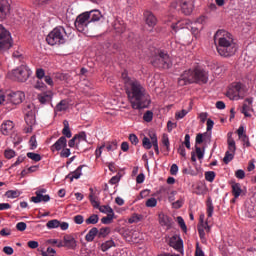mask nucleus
Here are the masks:
<instances>
[{
	"mask_svg": "<svg viewBox=\"0 0 256 256\" xmlns=\"http://www.w3.org/2000/svg\"><path fill=\"white\" fill-rule=\"evenodd\" d=\"M122 79L125 84L127 97L131 103V107L133 109H145L149 107L151 97L140 81H137V79H131L126 71L122 73Z\"/></svg>",
	"mask_w": 256,
	"mask_h": 256,
	"instance_id": "obj_1",
	"label": "nucleus"
},
{
	"mask_svg": "<svg viewBox=\"0 0 256 256\" xmlns=\"http://www.w3.org/2000/svg\"><path fill=\"white\" fill-rule=\"evenodd\" d=\"M214 41L217 43V52L221 57H233L237 52L238 44L233 34L227 30H217Z\"/></svg>",
	"mask_w": 256,
	"mask_h": 256,
	"instance_id": "obj_2",
	"label": "nucleus"
},
{
	"mask_svg": "<svg viewBox=\"0 0 256 256\" xmlns=\"http://www.w3.org/2000/svg\"><path fill=\"white\" fill-rule=\"evenodd\" d=\"M208 79V73L204 69L196 67L195 69L184 71L178 79V84L184 86L191 83H208Z\"/></svg>",
	"mask_w": 256,
	"mask_h": 256,
	"instance_id": "obj_3",
	"label": "nucleus"
},
{
	"mask_svg": "<svg viewBox=\"0 0 256 256\" xmlns=\"http://www.w3.org/2000/svg\"><path fill=\"white\" fill-rule=\"evenodd\" d=\"M102 18L100 10H89L79 14L75 20V27L79 32H88L90 22H97Z\"/></svg>",
	"mask_w": 256,
	"mask_h": 256,
	"instance_id": "obj_4",
	"label": "nucleus"
},
{
	"mask_svg": "<svg viewBox=\"0 0 256 256\" xmlns=\"http://www.w3.org/2000/svg\"><path fill=\"white\" fill-rule=\"evenodd\" d=\"M151 64L158 69H171L173 67V61L169 54L160 49H156L152 55Z\"/></svg>",
	"mask_w": 256,
	"mask_h": 256,
	"instance_id": "obj_5",
	"label": "nucleus"
},
{
	"mask_svg": "<svg viewBox=\"0 0 256 256\" xmlns=\"http://www.w3.org/2000/svg\"><path fill=\"white\" fill-rule=\"evenodd\" d=\"M66 30L63 26H56L46 36V42L48 45H65Z\"/></svg>",
	"mask_w": 256,
	"mask_h": 256,
	"instance_id": "obj_6",
	"label": "nucleus"
},
{
	"mask_svg": "<svg viewBox=\"0 0 256 256\" xmlns=\"http://www.w3.org/2000/svg\"><path fill=\"white\" fill-rule=\"evenodd\" d=\"M226 95L232 100L244 99L246 95L245 85H243V83H232L228 87Z\"/></svg>",
	"mask_w": 256,
	"mask_h": 256,
	"instance_id": "obj_7",
	"label": "nucleus"
},
{
	"mask_svg": "<svg viewBox=\"0 0 256 256\" xmlns=\"http://www.w3.org/2000/svg\"><path fill=\"white\" fill-rule=\"evenodd\" d=\"M13 45L12 36L2 24H0V52L11 49Z\"/></svg>",
	"mask_w": 256,
	"mask_h": 256,
	"instance_id": "obj_8",
	"label": "nucleus"
},
{
	"mask_svg": "<svg viewBox=\"0 0 256 256\" xmlns=\"http://www.w3.org/2000/svg\"><path fill=\"white\" fill-rule=\"evenodd\" d=\"M31 75L32 71L26 65H21L20 67L12 71V76L14 77V79L22 83L27 81V79H29Z\"/></svg>",
	"mask_w": 256,
	"mask_h": 256,
	"instance_id": "obj_9",
	"label": "nucleus"
},
{
	"mask_svg": "<svg viewBox=\"0 0 256 256\" xmlns=\"http://www.w3.org/2000/svg\"><path fill=\"white\" fill-rule=\"evenodd\" d=\"M89 200L92 206L94 208H98L100 212H103L104 214H107V212H113V208L109 205L100 206V202L97 196H95L93 188H90Z\"/></svg>",
	"mask_w": 256,
	"mask_h": 256,
	"instance_id": "obj_10",
	"label": "nucleus"
},
{
	"mask_svg": "<svg viewBox=\"0 0 256 256\" xmlns=\"http://www.w3.org/2000/svg\"><path fill=\"white\" fill-rule=\"evenodd\" d=\"M65 246L66 248L75 251L77 248V240L73 234H64L62 240H59L58 247Z\"/></svg>",
	"mask_w": 256,
	"mask_h": 256,
	"instance_id": "obj_11",
	"label": "nucleus"
},
{
	"mask_svg": "<svg viewBox=\"0 0 256 256\" xmlns=\"http://www.w3.org/2000/svg\"><path fill=\"white\" fill-rule=\"evenodd\" d=\"M195 0H178V4L183 12V14L189 15L192 14L194 10Z\"/></svg>",
	"mask_w": 256,
	"mask_h": 256,
	"instance_id": "obj_12",
	"label": "nucleus"
},
{
	"mask_svg": "<svg viewBox=\"0 0 256 256\" xmlns=\"http://www.w3.org/2000/svg\"><path fill=\"white\" fill-rule=\"evenodd\" d=\"M38 101L42 105H47L48 103H52V99L54 97L53 91H42V93H38Z\"/></svg>",
	"mask_w": 256,
	"mask_h": 256,
	"instance_id": "obj_13",
	"label": "nucleus"
},
{
	"mask_svg": "<svg viewBox=\"0 0 256 256\" xmlns=\"http://www.w3.org/2000/svg\"><path fill=\"white\" fill-rule=\"evenodd\" d=\"M169 245L173 246V248H175L176 251H179V253L183 251V240L182 238H180V236H171V238L169 239Z\"/></svg>",
	"mask_w": 256,
	"mask_h": 256,
	"instance_id": "obj_14",
	"label": "nucleus"
},
{
	"mask_svg": "<svg viewBox=\"0 0 256 256\" xmlns=\"http://www.w3.org/2000/svg\"><path fill=\"white\" fill-rule=\"evenodd\" d=\"M9 99L14 105H19V103H23L25 93H23V91H15L10 93Z\"/></svg>",
	"mask_w": 256,
	"mask_h": 256,
	"instance_id": "obj_15",
	"label": "nucleus"
},
{
	"mask_svg": "<svg viewBox=\"0 0 256 256\" xmlns=\"http://www.w3.org/2000/svg\"><path fill=\"white\" fill-rule=\"evenodd\" d=\"M36 196L31 197V201L35 202V204H39V202H49L51 200L49 194L43 195L41 189L35 192Z\"/></svg>",
	"mask_w": 256,
	"mask_h": 256,
	"instance_id": "obj_16",
	"label": "nucleus"
},
{
	"mask_svg": "<svg viewBox=\"0 0 256 256\" xmlns=\"http://www.w3.org/2000/svg\"><path fill=\"white\" fill-rule=\"evenodd\" d=\"M65 145H67V139L63 134L59 139H57V141H55V144H53L50 149L51 151H63V147H65Z\"/></svg>",
	"mask_w": 256,
	"mask_h": 256,
	"instance_id": "obj_17",
	"label": "nucleus"
},
{
	"mask_svg": "<svg viewBox=\"0 0 256 256\" xmlns=\"http://www.w3.org/2000/svg\"><path fill=\"white\" fill-rule=\"evenodd\" d=\"M10 13V4L8 0H0V19L6 18Z\"/></svg>",
	"mask_w": 256,
	"mask_h": 256,
	"instance_id": "obj_18",
	"label": "nucleus"
},
{
	"mask_svg": "<svg viewBox=\"0 0 256 256\" xmlns=\"http://www.w3.org/2000/svg\"><path fill=\"white\" fill-rule=\"evenodd\" d=\"M144 18H145L146 24H148V26H156L157 18L155 16V14H153V12H151L150 10H146L144 12Z\"/></svg>",
	"mask_w": 256,
	"mask_h": 256,
	"instance_id": "obj_19",
	"label": "nucleus"
},
{
	"mask_svg": "<svg viewBox=\"0 0 256 256\" xmlns=\"http://www.w3.org/2000/svg\"><path fill=\"white\" fill-rule=\"evenodd\" d=\"M113 28L116 30V32L122 33L125 32L126 26L125 22L123 20H119V18H116L113 22Z\"/></svg>",
	"mask_w": 256,
	"mask_h": 256,
	"instance_id": "obj_20",
	"label": "nucleus"
},
{
	"mask_svg": "<svg viewBox=\"0 0 256 256\" xmlns=\"http://www.w3.org/2000/svg\"><path fill=\"white\" fill-rule=\"evenodd\" d=\"M14 127V123L11 120L4 121L1 125V131L4 135H9L10 131H12Z\"/></svg>",
	"mask_w": 256,
	"mask_h": 256,
	"instance_id": "obj_21",
	"label": "nucleus"
},
{
	"mask_svg": "<svg viewBox=\"0 0 256 256\" xmlns=\"http://www.w3.org/2000/svg\"><path fill=\"white\" fill-rule=\"evenodd\" d=\"M96 236H99V229L94 226L93 228H90L88 233L85 235V239L87 240V242H93Z\"/></svg>",
	"mask_w": 256,
	"mask_h": 256,
	"instance_id": "obj_22",
	"label": "nucleus"
},
{
	"mask_svg": "<svg viewBox=\"0 0 256 256\" xmlns=\"http://www.w3.org/2000/svg\"><path fill=\"white\" fill-rule=\"evenodd\" d=\"M231 188H232V194L234 198H239V196H241L243 192V190L241 189V184L237 182H232Z\"/></svg>",
	"mask_w": 256,
	"mask_h": 256,
	"instance_id": "obj_23",
	"label": "nucleus"
},
{
	"mask_svg": "<svg viewBox=\"0 0 256 256\" xmlns=\"http://www.w3.org/2000/svg\"><path fill=\"white\" fill-rule=\"evenodd\" d=\"M63 125H64L62 129L63 137H65V139H67V137H72L73 133L71 131V128L69 126V121H67V119H64Z\"/></svg>",
	"mask_w": 256,
	"mask_h": 256,
	"instance_id": "obj_24",
	"label": "nucleus"
},
{
	"mask_svg": "<svg viewBox=\"0 0 256 256\" xmlns=\"http://www.w3.org/2000/svg\"><path fill=\"white\" fill-rule=\"evenodd\" d=\"M159 222L162 226H171L172 219L164 213L159 214Z\"/></svg>",
	"mask_w": 256,
	"mask_h": 256,
	"instance_id": "obj_25",
	"label": "nucleus"
},
{
	"mask_svg": "<svg viewBox=\"0 0 256 256\" xmlns=\"http://www.w3.org/2000/svg\"><path fill=\"white\" fill-rule=\"evenodd\" d=\"M67 109H69V101L67 99H62L55 107V111H67Z\"/></svg>",
	"mask_w": 256,
	"mask_h": 256,
	"instance_id": "obj_26",
	"label": "nucleus"
},
{
	"mask_svg": "<svg viewBox=\"0 0 256 256\" xmlns=\"http://www.w3.org/2000/svg\"><path fill=\"white\" fill-rule=\"evenodd\" d=\"M106 214H107V216H103L101 218V222L103 224H111V222L115 216V212H114L113 208H112V212H107Z\"/></svg>",
	"mask_w": 256,
	"mask_h": 256,
	"instance_id": "obj_27",
	"label": "nucleus"
},
{
	"mask_svg": "<svg viewBox=\"0 0 256 256\" xmlns=\"http://www.w3.org/2000/svg\"><path fill=\"white\" fill-rule=\"evenodd\" d=\"M115 245L116 244L114 240H106L101 244V251H103V253H106V251H109V248H112V246H115Z\"/></svg>",
	"mask_w": 256,
	"mask_h": 256,
	"instance_id": "obj_28",
	"label": "nucleus"
},
{
	"mask_svg": "<svg viewBox=\"0 0 256 256\" xmlns=\"http://www.w3.org/2000/svg\"><path fill=\"white\" fill-rule=\"evenodd\" d=\"M227 143H228V149L230 151V153L233 154V158H234V154H235V151H236V141L235 139H233V137H229L227 139Z\"/></svg>",
	"mask_w": 256,
	"mask_h": 256,
	"instance_id": "obj_29",
	"label": "nucleus"
},
{
	"mask_svg": "<svg viewBox=\"0 0 256 256\" xmlns=\"http://www.w3.org/2000/svg\"><path fill=\"white\" fill-rule=\"evenodd\" d=\"M110 232V226L102 227L100 228V230L98 229V238H105L106 236H108V234H110Z\"/></svg>",
	"mask_w": 256,
	"mask_h": 256,
	"instance_id": "obj_30",
	"label": "nucleus"
},
{
	"mask_svg": "<svg viewBox=\"0 0 256 256\" xmlns=\"http://www.w3.org/2000/svg\"><path fill=\"white\" fill-rule=\"evenodd\" d=\"M82 168L83 166H79L77 170H75L72 174L68 175V178H70L71 182H73L74 179L78 180L82 174Z\"/></svg>",
	"mask_w": 256,
	"mask_h": 256,
	"instance_id": "obj_31",
	"label": "nucleus"
},
{
	"mask_svg": "<svg viewBox=\"0 0 256 256\" xmlns=\"http://www.w3.org/2000/svg\"><path fill=\"white\" fill-rule=\"evenodd\" d=\"M206 206H207V216L212 217L214 212V204L211 198L207 199Z\"/></svg>",
	"mask_w": 256,
	"mask_h": 256,
	"instance_id": "obj_32",
	"label": "nucleus"
},
{
	"mask_svg": "<svg viewBox=\"0 0 256 256\" xmlns=\"http://www.w3.org/2000/svg\"><path fill=\"white\" fill-rule=\"evenodd\" d=\"M105 147L107 151H115V149L118 147L117 140L115 139L113 141H106Z\"/></svg>",
	"mask_w": 256,
	"mask_h": 256,
	"instance_id": "obj_33",
	"label": "nucleus"
},
{
	"mask_svg": "<svg viewBox=\"0 0 256 256\" xmlns=\"http://www.w3.org/2000/svg\"><path fill=\"white\" fill-rule=\"evenodd\" d=\"M25 121L30 126L34 125L35 115H34L33 111L26 113Z\"/></svg>",
	"mask_w": 256,
	"mask_h": 256,
	"instance_id": "obj_34",
	"label": "nucleus"
},
{
	"mask_svg": "<svg viewBox=\"0 0 256 256\" xmlns=\"http://www.w3.org/2000/svg\"><path fill=\"white\" fill-rule=\"evenodd\" d=\"M205 229H206V222H204V220H202V222H199L198 224V233L200 235V238H204L205 237Z\"/></svg>",
	"mask_w": 256,
	"mask_h": 256,
	"instance_id": "obj_35",
	"label": "nucleus"
},
{
	"mask_svg": "<svg viewBox=\"0 0 256 256\" xmlns=\"http://www.w3.org/2000/svg\"><path fill=\"white\" fill-rule=\"evenodd\" d=\"M98 222H99L98 214H91L89 218H86L85 220L86 224H97Z\"/></svg>",
	"mask_w": 256,
	"mask_h": 256,
	"instance_id": "obj_36",
	"label": "nucleus"
},
{
	"mask_svg": "<svg viewBox=\"0 0 256 256\" xmlns=\"http://www.w3.org/2000/svg\"><path fill=\"white\" fill-rule=\"evenodd\" d=\"M27 158L33 160V162H41L42 156L40 154H35V152H27Z\"/></svg>",
	"mask_w": 256,
	"mask_h": 256,
	"instance_id": "obj_37",
	"label": "nucleus"
},
{
	"mask_svg": "<svg viewBox=\"0 0 256 256\" xmlns=\"http://www.w3.org/2000/svg\"><path fill=\"white\" fill-rule=\"evenodd\" d=\"M60 224H61L60 220L53 219V220H48V222L46 223V226L48 228H58Z\"/></svg>",
	"mask_w": 256,
	"mask_h": 256,
	"instance_id": "obj_38",
	"label": "nucleus"
},
{
	"mask_svg": "<svg viewBox=\"0 0 256 256\" xmlns=\"http://www.w3.org/2000/svg\"><path fill=\"white\" fill-rule=\"evenodd\" d=\"M162 143L164 147H166L167 151H170V141H169V135L167 133H163Z\"/></svg>",
	"mask_w": 256,
	"mask_h": 256,
	"instance_id": "obj_39",
	"label": "nucleus"
},
{
	"mask_svg": "<svg viewBox=\"0 0 256 256\" xmlns=\"http://www.w3.org/2000/svg\"><path fill=\"white\" fill-rule=\"evenodd\" d=\"M143 216L142 214H132V216L129 218L128 222L130 224H133L134 222H140L142 220Z\"/></svg>",
	"mask_w": 256,
	"mask_h": 256,
	"instance_id": "obj_40",
	"label": "nucleus"
},
{
	"mask_svg": "<svg viewBox=\"0 0 256 256\" xmlns=\"http://www.w3.org/2000/svg\"><path fill=\"white\" fill-rule=\"evenodd\" d=\"M142 145L145 147V149H151L152 147V141L149 137L144 136L142 139Z\"/></svg>",
	"mask_w": 256,
	"mask_h": 256,
	"instance_id": "obj_41",
	"label": "nucleus"
},
{
	"mask_svg": "<svg viewBox=\"0 0 256 256\" xmlns=\"http://www.w3.org/2000/svg\"><path fill=\"white\" fill-rule=\"evenodd\" d=\"M157 204H158L157 198H148V200H146V206L148 208H155Z\"/></svg>",
	"mask_w": 256,
	"mask_h": 256,
	"instance_id": "obj_42",
	"label": "nucleus"
},
{
	"mask_svg": "<svg viewBox=\"0 0 256 256\" xmlns=\"http://www.w3.org/2000/svg\"><path fill=\"white\" fill-rule=\"evenodd\" d=\"M30 149H36L38 147V141L36 140V135H32L29 139Z\"/></svg>",
	"mask_w": 256,
	"mask_h": 256,
	"instance_id": "obj_43",
	"label": "nucleus"
},
{
	"mask_svg": "<svg viewBox=\"0 0 256 256\" xmlns=\"http://www.w3.org/2000/svg\"><path fill=\"white\" fill-rule=\"evenodd\" d=\"M43 256H55L56 250L52 246H48L45 252H42Z\"/></svg>",
	"mask_w": 256,
	"mask_h": 256,
	"instance_id": "obj_44",
	"label": "nucleus"
},
{
	"mask_svg": "<svg viewBox=\"0 0 256 256\" xmlns=\"http://www.w3.org/2000/svg\"><path fill=\"white\" fill-rule=\"evenodd\" d=\"M7 198H18L20 196V192L18 190H8L6 192Z\"/></svg>",
	"mask_w": 256,
	"mask_h": 256,
	"instance_id": "obj_45",
	"label": "nucleus"
},
{
	"mask_svg": "<svg viewBox=\"0 0 256 256\" xmlns=\"http://www.w3.org/2000/svg\"><path fill=\"white\" fill-rule=\"evenodd\" d=\"M71 156V150L70 148H67V146H64L62 149V152H60V157L61 158H69Z\"/></svg>",
	"mask_w": 256,
	"mask_h": 256,
	"instance_id": "obj_46",
	"label": "nucleus"
},
{
	"mask_svg": "<svg viewBox=\"0 0 256 256\" xmlns=\"http://www.w3.org/2000/svg\"><path fill=\"white\" fill-rule=\"evenodd\" d=\"M234 156L233 154H231L229 148L224 156L223 162L224 164H229V162H231L233 160Z\"/></svg>",
	"mask_w": 256,
	"mask_h": 256,
	"instance_id": "obj_47",
	"label": "nucleus"
},
{
	"mask_svg": "<svg viewBox=\"0 0 256 256\" xmlns=\"http://www.w3.org/2000/svg\"><path fill=\"white\" fill-rule=\"evenodd\" d=\"M215 178H216L215 172H205V180H207V182H214Z\"/></svg>",
	"mask_w": 256,
	"mask_h": 256,
	"instance_id": "obj_48",
	"label": "nucleus"
},
{
	"mask_svg": "<svg viewBox=\"0 0 256 256\" xmlns=\"http://www.w3.org/2000/svg\"><path fill=\"white\" fill-rule=\"evenodd\" d=\"M191 30H192L193 34H199L200 28H199L198 19H196V21L192 23Z\"/></svg>",
	"mask_w": 256,
	"mask_h": 256,
	"instance_id": "obj_49",
	"label": "nucleus"
},
{
	"mask_svg": "<svg viewBox=\"0 0 256 256\" xmlns=\"http://www.w3.org/2000/svg\"><path fill=\"white\" fill-rule=\"evenodd\" d=\"M153 116H154L153 111H146L143 115V119H144V121L150 122V121H152Z\"/></svg>",
	"mask_w": 256,
	"mask_h": 256,
	"instance_id": "obj_50",
	"label": "nucleus"
},
{
	"mask_svg": "<svg viewBox=\"0 0 256 256\" xmlns=\"http://www.w3.org/2000/svg\"><path fill=\"white\" fill-rule=\"evenodd\" d=\"M5 158L8 160H11L12 158H15V150H5L4 152Z\"/></svg>",
	"mask_w": 256,
	"mask_h": 256,
	"instance_id": "obj_51",
	"label": "nucleus"
},
{
	"mask_svg": "<svg viewBox=\"0 0 256 256\" xmlns=\"http://www.w3.org/2000/svg\"><path fill=\"white\" fill-rule=\"evenodd\" d=\"M183 204H184V200L183 198H180L179 200H176V202H172V207L179 209L183 206Z\"/></svg>",
	"mask_w": 256,
	"mask_h": 256,
	"instance_id": "obj_52",
	"label": "nucleus"
},
{
	"mask_svg": "<svg viewBox=\"0 0 256 256\" xmlns=\"http://www.w3.org/2000/svg\"><path fill=\"white\" fill-rule=\"evenodd\" d=\"M199 31L202 30L204 22H206V16H199L197 18Z\"/></svg>",
	"mask_w": 256,
	"mask_h": 256,
	"instance_id": "obj_53",
	"label": "nucleus"
},
{
	"mask_svg": "<svg viewBox=\"0 0 256 256\" xmlns=\"http://www.w3.org/2000/svg\"><path fill=\"white\" fill-rule=\"evenodd\" d=\"M177 220H178V224L181 226L182 230L187 231V226L185 224L184 218H182V216H178Z\"/></svg>",
	"mask_w": 256,
	"mask_h": 256,
	"instance_id": "obj_54",
	"label": "nucleus"
},
{
	"mask_svg": "<svg viewBox=\"0 0 256 256\" xmlns=\"http://www.w3.org/2000/svg\"><path fill=\"white\" fill-rule=\"evenodd\" d=\"M45 87L46 85L43 83L42 79H38L37 83L35 84V89H40L43 92Z\"/></svg>",
	"mask_w": 256,
	"mask_h": 256,
	"instance_id": "obj_55",
	"label": "nucleus"
},
{
	"mask_svg": "<svg viewBox=\"0 0 256 256\" xmlns=\"http://www.w3.org/2000/svg\"><path fill=\"white\" fill-rule=\"evenodd\" d=\"M129 139L133 145H137V143H139V139L135 133H130Z\"/></svg>",
	"mask_w": 256,
	"mask_h": 256,
	"instance_id": "obj_56",
	"label": "nucleus"
},
{
	"mask_svg": "<svg viewBox=\"0 0 256 256\" xmlns=\"http://www.w3.org/2000/svg\"><path fill=\"white\" fill-rule=\"evenodd\" d=\"M178 172H179V166H177V164H172L170 168V174H172V176H177Z\"/></svg>",
	"mask_w": 256,
	"mask_h": 256,
	"instance_id": "obj_57",
	"label": "nucleus"
},
{
	"mask_svg": "<svg viewBox=\"0 0 256 256\" xmlns=\"http://www.w3.org/2000/svg\"><path fill=\"white\" fill-rule=\"evenodd\" d=\"M74 222L76 224H83L84 216H82V214H77L76 216H74Z\"/></svg>",
	"mask_w": 256,
	"mask_h": 256,
	"instance_id": "obj_58",
	"label": "nucleus"
},
{
	"mask_svg": "<svg viewBox=\"0 0 256 256\" xmlns=\"http://www.w3.org/2000/svg\"><path fill=\"white\" fill-rule=\"evenodd\" d=\"M245 175L246 174H245L244 170H237L235 172L236 178H239L240 180H243L245 178Z\"/></svg>",
	"mask_w": 256,
	"mask_h": 256,
	"instance_id": "obj_59",
	"label": "nucleus"
},
{
	"mask_svg": "<svg viewBox=\"0 0 256 256\" xmlns=\"http://www.w3.org/2000/svg\"><path fill=\"white\" fill-rule=\"evenodd\" d=\"M16 228H17V230H20V231L26 230L27 224H26V222H18L16 224Z\"/></svg>",
	"mask_w": 256,
	"mask_h": 256,
	"instance_id": "obj_60",
	"label": "nucleus"
},
{
	"mask_svg": "<svg viewBox=\"0 0 256 256\" xmlns=\"http://www.w3.org/2000/svg\"><path fill=\"white\" fill-rule=\"evenodd\" d=\"M36 77L38 79H44L45 78V71H44V69H37Z\"/></svg>",
	"mask_w": 256,
	"mask_h": 256,
	"instance_id": "obj_61",
	"label": "nucleus"
},
{
	"mask_svg": "<svg viewBox=\"0 0 256 256\" xmlns=\"http://www.w3.org/2000/svg\"><path fill=\"white\" fill-rule=\"evenodd\" d=\"M187 111H186V109H182V111H178L177 113H176V118L177 119H183V117H185V115H187Z\"/></svg>",
	"mask_w": 256,
	"mask_h": 256,
	"instance_id": "obj_62",
	"label": "nucleus"
},
{
	"mask_svg": "<svg viewBox=\"0 0 256 256\" xmlns=\"http://www.w3.org/2000/svg\"><path fill=\"white\" fill-rule=\"evenodd\" d=\"M27 244L30 248H38L39 246V242L37 240H29Z\"/></svg>",
	"mask_w": 256,
	"mask_h": 256,
	"instance_id": "obj_63",
	"label": "nucleus"
},
{
	"mask_svg": "<svg viewBox=\"0 0 256 256\" xmlns=\"http://www.w3.org/2000/svg\"><path fill=\"white\" fill-rule=\"evenodd\" d=\"M196 154L198 156V160H202L204 158V152H202L199 146H196Z\"/></svg>",
	"mask_w": 256,
	"mask_h": 256,
	"instance_id": "obj_64",
	"label": "nucleus"
}]
</instances>
